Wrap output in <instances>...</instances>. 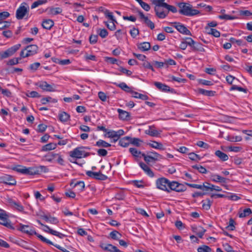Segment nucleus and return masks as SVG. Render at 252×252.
Here are the masks:
<instances>
[{"label": "nucleus", "instance_id": "obj_1", "mask_svg": "<svg viewBox=\"0 0 252 252\" xmlns=\"http://www.w3.org/2000/svg\"><path fill=\"white\" fill-rule=\"evenodd\" d=\"M177 6L180 8L178 11L179 13L181 15L186 16H193L196 15L200 13L199 10L193 9L192 5L184 2H181L177 4Z\"/></svg>", "mask_w": 252, "mask_h": 252}, {"label": "nucleus", "instance_id": "obj_2", "mask_svg": "<svg viewBox=\"0 0 252 252\" xmlns=\"http://www.w3.org/2000/svg\"><path fill=\"white\" fill-rule=\"evenodd\" d=\"M29 7L27 3L23 2L16 12V17L18 20L23 19L25 16L29 15Z\"/></svg>", "mask_w": 252, "mask_h": 252}, {"label": "nucleus", "instance_id": "obj_3", "mask_svg": "<svg viewBox=\"0 0 252 252\" xmlns=\"http://www.w3.org/2000/svg\"><path fill=\"white\" fill-rule=\"evenodd\" d=\"M168 188L170 189V191L171 190H174L179 192H183L187 189L184 185L179 183L176 181L170 182L169 180Z\"/></svg>", "mask_w": 252, "mask_h": 252}, {"label": "nucleus", "instance_id": "obj_4", "mask_svg": "<svg viewBox=\"0 0 252 252\" xmlns=\"http://www.w3.org/2000/svg\"><path fill=\"white\" fill-rule=\"evenodd\" d=\"M169 180L162 177L158 178L156 181V186L157 188L170 192V189H168Z\"/></svg>", "mask_w": 252, "mask_h": 252}, {"label": "nucleus", "instance_id": "obj_5", "mask_svg": "<svg viewBox=\"0 0 252 252\" xmlns=\"http://www.w3.org/2000/svg\"><path fill=\"white\" fill-rule=\"evenodd\" d=\"M0 183L9 186H15L17 182L13 176L5 174L0 177Z\"/></svg>", "mask_w": 252, "mask_h": 252}, {"label": "nucleus", "instance_id": "obj_6", "mask_svg": "<svg viewBox=\"0 0 252 252\" xmlns=\"http://www.w3.org/2000/svg\"><path fill=\"white\" fill-rule=\"evenodd\" d=\"M170 24L175 27L179 32L185 35H191L190 32L183 24L176 22L170 23Z\"/></svg>", "mask_w": 252, "mask_h": 252}, {"label": "nucleus", "instance_id": "obj_7", "mask_svg": "<svg viewBox=\"0 0 252 252\" xmlns=\"http://www.w3.org/2000/svg\"><path fill=\"white\" fill-rule=\"evenodd\" d=\"M86 175L95 180H100V181H104L107 179V176L103 174L101 172H93L91 171H87L86 172Z\"/></svg>", "mask_w": 252, "mask_h": 252}, {"label": "nucleus", "instance_id": "obj_8", "mask_svg": "<svg viewBox=\"0 0 252 252\" xmlns=\"http://www.w3.org/2000/svg\"><path fill=\"white\" fill-rule=\"evenodd\" d=\"M7 215L6 214L4 211H3L0 214V223L7 228L14 229V228L11 225L10 222L8 221L7 219Z\"/></svg>", "mask_w": 252, "mask_h": 252}, {"label": "nucleus", "instance_id": "obj_9", "mask_svg": "<svg viewBox=\"0 0 252 252\" xmlns=\"http://www.w3.org/2000/svg\"><path fill=\"white\" fill-rule=\"evenodd\" d=\"M84 146H81L75 148L73 151L70 152V156L72 158H83L84 153Z\"/></svg>", "mask_w": 252, "mask_h": 252}, {"label": "nucleus", "instance_id": "obj_10", "mask_svg": "<svg viewBox=\"0 0 252 252\" xmlns=\"http://www.w3.org/2000/svg\"><path fill=\"white\" fill-rule=\"evenodd\" d=\"M17 229L30 235H32L33 234L37 235V233L29 225L21 224L20 227L18 228Z\"/></svg>", "mask_w": 252, "mask_h": 252}, {"label": "nucleus", "instance_id": "obj_11", "mask_svg": "<svg viewBox=\"0 0 252 252\" xmlns=\"http://www.w3.org/2000/svg\"><path fill=\"white\" fill-rule=\"evenodd\" d=\"M25 50H26L27 51L25 56H32L37 53L38 46L35 44H31L26 46L25 48Z\"/></svg>", "mask_w": 252, "mask_h": 252}, {"label": "nucleus", "instance_id": "obj_12", "mask_svg": "<svg viewBox=\"0 0 252 252\" xmlns=\"http://www.w3.org/2000/svg\"><path fill=\"white\" fill-rule=\"evenodd\" d=\"M155 86L160 91L165 92H173L174 89H170V87L165 84H162L159 82H155Z\"/></svg>", "mask_w": 252, "mask_h": 252}, {"label": "nucleus", "instance_id": "obj_13", "mask_svg": "<svg viewBox=\"0 0 252 252\" xmlns=\"http://www.w3.org/2000/svg\"><path fill=\"white\" fill-rule=\"evenodd\" d=\"M117 111L120 119L126 121H127L130 119V114L127 111L121 109H118Z\"/></svg>", "mask_w": 252, "mask_h": 252}, {"label": "nucleus", "instance_id": "obj_14", "mask_svg": "<svg viewBox=\"0 0 252 252\" xmlns=\"http://www.w3.org/2000/svg\"><path fill=\"white\" fill-rule=\"evenodd\" d=\"M99 247L103 250L105 251H108L109 252H114L115 249L117 248L116 246H113L112 244H105L104 243H101L99 245Z\"/></svg>", "mask_w": 252, "mask_h": 252}, {"label": "nucleus", "instance_id": "obj_15", "mask_svg": "<svg viewBox=\"0 0 252 252\" xmlns=\"http://www.w3.org/2000/svg\"><path fill=\"white\" fill-rule=\"evenodd\" d=\"M8 203L11 207L20 212H22L24 210L23 206L20 203L16 202L11 199L8 200Z\"/></svg>", "mask_w": 252, "mask_h": 252}, {"label": "nucleus", "instance_id": "obj_16", "mask_svg": "<svg viewBox=\"0 0 252 252\" xmlns=\"http://www.w3.org/2000/svg\"><path fill=\"white\" fill-rule=\"evenodd\" d=\"M139 165L140 167L150 177H153L154 174L151 169L148 167L147 165L143 162H140Z\"/></svg>", "mask_w": 252, "mask_h": 252}, {"label": "nucleus", "instance_id": "obj_17", "mask_svg": "<svg viewBox=\"0 0 252 252\" xmlns=\"http://www.w3.org/2000/svg\"><path fill=\"white\" fill-rule=\"evenodd\" d=\"M154 126H150L149 129L146 131V133L151 136L154 137H158L160 134V132H159L158 130L155 129Z\"/></svg>", "mask_w": 252, "mask_h": 252}, {"label": "nucleus", "instance_id": "obj_18", "mask_svg": "<svg viewBox=\"0 0 252 252\" xmlns=\"http://www.w3.org/2000/svg\"><path fill=\"white\" fill-rule=\"evenodd\" d=\"M130 137L126 136L121 138L119 141V144L124 147H127L130 144Z\"/></svg>", "mask_w": 252, "mask_h": 252}, {"label": "nucleus", "instance_id": "obj_19", "mask_svg": "<svg viewBox=\"0 0 252 252\" xmlns=\"http://www.w3.org/2000/svg\"><path fill=\"white\" fill-rule=\"evenodd\" d=\"M11 169L24 174H25L26 171H27L26 167L21 165H17L13 166L11 167Z\"/></svg>", "mask_w": 252, "mask_h": 252}, {"label": "nucleus", "instance_id": "obj_20", "mask_svg": "<svg viewBox=\"0 0 252 252\" xmlns=\"http://www.w3.org/2000/svg\"><path fill=\"white\" fill-rule=\"evenodd\" d=\"M155 13L156 15L160 19L165 18L168 14L169 11L168 10H164V11H160V8L156 9Z\"/></svg>", "mask_w": 252, "mask_h": 252}, {"label": "nucleus", "instance_id": "obj_21", "mask_svg": "<svg viewBox=\"0 0 252 252\" xmlns=\"http://www.w3.org/2000/svg\"><path fill=\"white\" fill-rule=\"evenodd\" d=\"M21 47L20 44L13 46L6 50L9 57L13 55Z\"/></svg>", "mask_w": 252, "mask_h": 252}, {"label": "nucleus", "instance_id": "obj_22", "mask_svg": "<svg viewBox=\"0 0 252 252\" xmlns=\"http://www.w3.org/2000/svg\"><path fill=\"white\" fill-rule=\"evenodd\" d=\"M138 48L142 51H146L151 48V44L148 42H144L138 45Z\"/></svg>", "mask_w": 252, "mask_h": 252}, {"label": "nucleus", "instance_id": "obj_23", "mask_svg": "<svg viewBox=\"0 0 252 252\" xmlns=\"http://www.w3.org/2000/svg\"><path fill=\"white\" fill-rule=\"evenodd\" d=\"M215 155L218 157L221 160L223 161H226L228 160V156L223 153L222 152L220 151V150H217L215 152Z\"/></svg>", "mask_w": 252, "mask_h": 252}, {"label": "nucleus", "instance_id": "obj_24", "mask_svg": "<svg viewBox=\"0 0 252 252\" xmlns=\"http://www.w3.org/2000/svg\"><path fill=\"white\" fill-rule=\"evenodd\" d=\"M48 233H50L53 235L56 236L60 239H63V238L66 236V235L62 234V233H61L56 230H55L53 229H51L49 227H48Z\"/></svg>", "mask_w": 252, "mask_h": 252}, {"label": "nucleus", "instance_id": "obj_25", "mask_svg": "<svg viewBox=\"0 0 252 252\" xmlns=\"http://www.w3.org/2000/svg\"><path fill=\"white\" fill-rule=\"evenodd\" d=\"M205 29L207 31H208L207 33L208 34H212L216 37H219L220 36V32L217 31L216 29L209 28L208 27H206Z\"/></svg>", "mask_w": 252, "mask_h": 252}, {"label": "nucleus", "instance_id": "obj_26", "mask_svg": "<svg viewBox=\"0 0 252 252\" xmlns=\"http://www.w3.org/2000/svg\"><path fill=\"white\" fill-rule=\"evenodd\" d=\"M202 189H201L208 193V191H212V187H214V185L208 182H205L201 185Z\"/></svg>", "mask_w": 252, "mask_h": 252}, {"label": "nucleus", "instance_id": "obj_27", "mask_svg": "<svg viewBox=\"0 0 252 252\" xmlns=\"http://www.w3.org/2000/svg\"><path fill=\"white\" fill-rule=\"evenodd\" d=\"M132 96L136 98H140L142 100H147L148 99V96L147 95L143 94H140L138 92H134L132 91L131 92Z\"/></svg>", "mask_w": 252, "mask_h": 252}, {"label": "nucleus", "instance_id": "obj_28", "mask_svg": "<svg viewBox=\"0 0 252 252\" xmlns=\"http://www.w3.org/2000/svg\"><path fill=\"white\" fill-rule=\"evenodd\" d=\"M198 93L206 96H212L215 95L216 92L215 91H208L203 89H199Z\"/></svg>", "mask_w": 252, "mask_h": 252}, {"label": "nucleus", "instance_id": "obj_29", "mask_svg": "<svg viewBox=\"0 0 252 252\" xmlns=\"http://www.w3.org/2000/svg\"><path fill=\"white\" fill-rule=\"evenodd\" d=\"M212 180L215 182H220V183H226V178L224 177H222L218 175H213L211 176Z\"/></svg>", "mask_w": 252, "mask_h": 252}, {"label": "nucleus", "instance_id": "obj_30", "mask_svg": "<svg viewBox=\"0 0 252 252\" xmlns=\"http://www.w3.org/2000/svg\"><path fill=\"white\" fill-rule=\"evenodd\" d=\"M70 118V115L65 112H62L59 114V120L62 122H67Z\"/></svg>", "mask_w": 252, "mask_h": 252}, {"label": "nucleus", "instance_id": "obj_31", "mask_svg": "<svg viewBox=\"0 0 252 252\" xmlns=\"http://www.w3.org/2000/svg\"><path fill=\"white\" fill-rule=\"evenodd\" d=\"M201 202L202 203L203 209L206 210H208L211 208L213 201H211L209 199L207 198L205 200L202 201Z\"/></svg>", "mask_w": 252, "mask_h": 252}, {"label": "nucleus", "instance_id": "obj_32", "mask_svg": "<svg viewBox=\"0 0 252 252\" xmlns=\"http://www.w3.org/2000/svg\"><path fill=\"white\" fill-rule=\"evenodd\" d=\"M95 146L98 147H102V148H107L111 146V145L107 142L103 140H98L95 144L94 145Z\"/></svg>", "mask_w": 252, "mask_h": 252}, {"label": "nucleus", "instance_id": "obj_33", "mask_svg": "<svg viewBox=\"0 0 252 252\" xmlns=\"http://www.w3.org/2000/svg\"><path fill=\"white\" fill-rule=\"evenodd\" d=\"M122 236V235L121 233H120L117 230H113L112 232H111L109 234V237L113 240H119V239Z\"/></svg>", "mask_w": 252, "mask_h": 252}, {"label": "nucleus", "instance_id": "obj_34", "mask_svg": "<svg viewBox=\"0 0 252 252\" xmlns=\"http://www.w3.org/2000/svg\"><path fill=\"white\" fill-rule=\"evenodd\" d=\"M35 85L39 87L43 91H47V82L46 81H40L35 83Z\"/></svg>", "mask_w": 252, "mask_h": 252}, {"label": "nucleus", "instance_id": "obj_35", "mask_svg": "<svg viewBox=\"0 0 252 252\" xmlns=\"http://www.w3.org/2000/svg\"><path fill=\"white\" fill-rule=\"evenodd\" d=\"M149 145L152 148L159 149V150H163V145L161 143H159L158 142L153 141L152 143H149Z\"/></svg>", "mask_w": 252, "mask_h": 252}, {"label": "nucleus", "instance_id": "obj_36", "mask_svg": "<svg viewBox=\"0 0 252 252\" xmlns=\"http://www.w3.org/2000/svg\"><path fill=\"white\" fill-rule=\"evenodd\" d=\"M252 213L250 208H246L243 212L239 213V217L240 218H244L250 216Z\"/></svg>", "mask_w": 252, "mask_h": 252}, {"label": "nucleus", "instance_id": "obj_37", "mask_svg": "<svg viewBox=\"0 0 252 252\" xmlns=\"http://www.w3.org/2000/svg\"><path fill=\"white\" fill-rule=\"evenodd\" d=\"M230 42L232 44L236 43L238 46H244L246 45V42L242 39H236L233 37H231L229 39Z\"/></svg>", "mask_w": 252, "mask_h": 252}, {"label": "nucleus", "instance_id": "obj_38", "mask_svg": "<svg viewBox=\"0 0 252 252\" xmlns=\"http://www.w3.org/2000/svg\"><path fill=\"white\" fill-rule=\"evenodd\" d=\"M192 48L193 51H197L199 52H204L205 49L203 47L202 44L199 42H195Z\"/></svg>", "mask_w": 252, "mask_h": 252}, {"label": "nucleus", "instance_id": "obj_39", "mask_svg": "<svg viewBox=\"0 0 252 252\" xmlns=\"http://www.w3.org/2000/svg\"><path fill=\"white\" fill-rule=\"evenodd\" d=\"M62 9L60 7L54 8L51 7L50 8L49 14L53 15H57L58 14L62 13Z\"/></svg>", "mask_w": 252, "mask_h": 252}, {"label": "nucleus", "instance_id": "obj_40", "mask_svg": "<svg viewBox=\"0 0 252 252\" xmlns=\"http://www.w3.org/2000/svg\"><path fill=\"white\" fill-rule=\"evenodd\" d=\"M118 86H119L120 88H121L124 91L127 93H130L131 94V92L132 91L131 90V88L128 87L125 83L122 82L119 84Z\"/></svg>", "mask_w": 252, "mask_h": 252}, {"label": "nucleus", "instance_id": "obj_41", "mask_svg": "<svg viewBox=\"0 0 252 252\" xmlns=\"http://www.w3.org/2000/svg\"><path fill=\"white\" fill-rule=\"evenodd\" d=\"M131 184L138 188H143L144 187V182L142 180H133Z\"/></svg>", "mask_w": 252, "mask_h": 252}, {"label": "nucleus", "instance_id": "obj_42", "mask_svg": "<svg viewBox=\"0 0 252 252\" xmlns=\"http://www.w3.org/2000/svg\"><path fill=\"white\" fill-rule=\"evenodd\" d=\"M27 170L26 175H32L38 174V170L36 168L29 167L27 168Z\"/></svg>", "mask_w": 252, "mask_h": 252}, {"label": "nucleus", "instance_id": "obj_43", "mask_svg": "<svg viewBox=\"0 0 252 252\" xmlns=\"http://www.w3.org/2000/svg\"><path fill=\"white\" fill-rule=\"evenodd\" d=\"M198 252H211L212 249L209 246L206 245H203L199 247L197 249Z\"/></svg>", "mask_w": 252, "mask_h": 252}, {"label": "nucleus", "instance_id": "obj_44", "mask_svg": "<svg viewBox=\"0 0 252 252\" xmlns=\"http://www.w3.org/2000/svg\"><path fill=\"white\" fill-rule=\"evenodd\" d=\"M58 154H55L53 152H48V161L55 162V160L58 157Z\"/></svg>", "mask_w": 252, "mask_h": 252}, {"label": "nucleus", "instance_id": "obj_45", "mask_svg": "<svg viewBox=\"0 0 252 252\" xmlns=\"http://www.w3.org/2000/svg\"><path fill=\"white\" fill-rule=\"evenodd\" d=\"M144 23L149 27L151 30H153L155 28V24L152 22L150 20H149L148 17H146L144 20Z\"/></svg>", "mask_w": 252, "mask_h": 252}, {"label": "nucleus", "instance_id": "obj_46", "mask_svg": "<svg viewBox=\"0 0 252 252\" xmlns=\"http://www.w3.org/2000/svg\"><path fill=\"white\" fill-rule=\"evenodd\" d=\"M192 168L197 170L201 173H206L207 170L202 166L200 165H194L192 166Z\"/></svg>", "mask_w": 252, "mask_h": 252}, {"label": "nucleus", "instance_id": "obj_47", "mask_svg": "<svg viewBox=\"0 0 252 252\" xmlns=\"http://www.w3.org/2000/svg\"><path fill=\"white\" fill-rule=\"evenodd\" d=\"M142 156L144 158V160L147 163H149V162L152 161H156V158H153L152 156L148 155L146 156L145 154H142Z\"/></svg>", "mask_w": 252, "mask_h": 252}, {"label": "nucleus", "instance_id": "obj_48", "mask_svg": "<svg viewBox=\"0 0 252 252\" xmlns=\"http://www.w3.org/2000/svg\"><path fill=\"white\" fill-rule=\"evenodd\" d=\"M130 144H132L137 147H139L140 145V142H142V141L137 138H131L130 137Z\"/></svg>", "mask_w": 252, "mask_h": 252}, {"label": "nucleus", "instance_id": "obj_49", "mask_svg": "<svg viewBox=\"0 0 252 252\" xmlns=\"http://www.w3.org/2000/svg\"><path fill=\"white\" fill-rule=\"evenodd\" d=\"M189 158L190 159L194 161H197L200 159V158L199 155L194 153H190L189 154Z\"/></svg>", "mask_w": 252, "mask_h": 252}, {"label": "nucleus", "instance_id": "obj_50", "mask_svg": "<svg viewBox=\"0 0 252 252\" xmlns=\"http://www.w3.org/2000/svg\"><path fill=\"white\" fill-rule=\"evenodd\" d=\"M46 2V0H38L35 2H34L32 5H31V8L33 9L40 5L45 3Z\"/></svg>", "mask_w": 252, "mask_h": 252}, {"label": "nucleus", "instance_id": "obj_51", "mask_svg": "<svg viewBox=\"0 0 252 252\" xmlns=\"http://www.w3.org/2000/svg\"><path fill=\"white\" fill-rule=\"evenodd\" d=\"M220 19H224L226 20H234L236 19L237 18L234 16H231L227 14H223L219 15L218 17Z\"/></svg>", "mask_w": 252, "mask_h": 252}, {"label": "nucleus", "instance_id": "obj_52", "mask_svg": "<svg viewBox=\"0 0 252 252\" xmlns=\"http://www.w3.org/2000/svg\"><path fill=\"white\" fill-rule=\"evenodd\" d=\"M115 23L116 22L112 21L109 23L105 22V25L106 26L107 28L111 31H114L116 29V26Z\"/></svg>", "mask_w": 252, "mask_h": 252}, {"label": "nucleus", "instance_id": "obj_53", "mask_svg": "<svg viewBox=\"0 0 252 252\" xmlns=\"http://www.w3.org/2000/svg\"><path fill=\"white\" fill-rule=\"evenodd\" d=\"M104 14L106 17H108L111 21L115 22L116 23H117L116 20L114 18L112 12H109V11L108 10H106L104 12Z\"/></svg>", "mask_w": 252, "mask_h": 252}, {"label": "nucleus", "instance_id": "obj_54", "mask_svg": "<svg viewBox=\"0 0 252 252\" xmlns=\"http://www.w3.org/2000/svg\"><path fill=\"white\" fill-rule=\"evenodd\" d=\"M18 245L26 249H30L28 243L23 240H20L18 241L17 243Z\"/></svg>", "mask_w": 252, "mask_h": 252}, {"label": "nucleus", "instance_id": "obj_55", "mask_svg": "<svg viewBox=\"0 0 252 252\" xmlns=\"http://www.w3.org/2000/svg\"><path fill=\"white\" fill-rule=\"evenodd\" d=\"M129 151L133 156L135 157H138L139 155L141 154V152L138 151L136 149L134 148H129Z\"/></svg>", "mask_w": 252, "mask_h": 252}, {"label": "nucleus", "instance_id": "obj_56", "mask_svg": "<svg viewBox=\"0 0 252 252\" xmlns=\"http://www.w3.org/2000/svg\"><path fill=\"white\" fill-rule=\"evenodd\" d=\"M165 0H157L158 4H157V7H155L154 10L156 11V9H159L160 7H165L164 4H167V3L164 2Z\"/></svg>", "mask_w": 252, "mask_h": 252}, {"label": "nucleus", "instance_id": "obj_57", "mask_svg": "<svg viewBox=\"0 0 252 252\" xmlns=\"http://www.w3.org/2000/svg\"><path fill=\"white\" fill-rule=\"evenodd\" d=\"M10 25V22L8 21H1L0 22V29L3 30L5 28H8Z\"/></svg>", "mask_w": 252, "mask_h": 252}, {"label": "nucleus", "instance_id": "obj_58", "mask_svg": "<svg viewBox=\"0 0 252 252\" xmlns=\"http://www.w3.org/2000/svg\"><path fill=\"white\" fill-rule=\"evenodd\" d=\"M73 187H79L80 188L79 190L82 191L85 188V183L83 181H78L74 184Z\"/></svg>", "mask_w": 252, "mask_h": 252}, {"label": "nucleus", "instance_id": "obj_59", "mask_svg": "<svg viewBox=\"0 0 252 252\" xmlns=\"http://www.w3.org/2000/svg\"><path fill=\"white\" fill-rule=\"evenodd\" d=\"M230 91L233 90H238L240 92H243L245 93H247V90L246 89H244L242 87L237 86L236 85H233L230 89Z\"/></svg>", "mask_w": 252, "mask_h": 252}, {"label": "nucleus", "instance_id": "obj_60", "mask_svg": "<svg viewBox=\"0 0 252 252\" xmlns=\"http://www.w3.org/2000/svg\"><path fill=\"white\" fill-rule=\"evenodd\" d=\"M164 8L167 10H168V11H171L173 13H176L177 12V9L174 6L169 5L167 3V4H164Z\"/></svg>", "mask_w": 252, "mask_h": 252}, {"label": "nucleus", "instance_id": "obj_61", "mask_svg": "<svg viewBox=\"0 0 252 252\" xmlns=\"http://www.w3.org/2000/svg\"><path fill=\"white\" fill-rule=\"evenodd\" d=\"M139 3L141 5V6L146 11H148L150 10V6L147 3L143 1L142 0H141L140 1H139Z\"/></svg>", "mask_w": 252, "mask_h": 252}, {"label": "nucleus", "instance_id": "obj_62", "mask_svg": "<svg viewBox=\"0 0 252 252\" xmlns=\"http://www.w3.org/2000/svg\"><path fill=\"white\" fill-rule=\"evenodd\" d=\"M10 16V14L9 12L7 11H3L2 12H0V22L3 21V20L5 19L7 17Z\"/></svg>", "mask_w": 252, "mask_h": 252}, {"label": "nucleus", "instance_id": "obj_63", "mask_svg": "<svg viewBox=\"0 0 252 252\" xmlns=\"http://www.w3.org/2000/svg\"><path fill=\"white\" fill-rule=\"evenodd\" d=\"M105 61L107 62H109L110 63H111V64H118V63H117V60L115 58H112V57H105Z\"/></svg>", "mask_w": 252, "mask_h": 252}, {"label": "nucleus", "instance_id": "obj_64", "mask_svg": "<svg viewBox=\"0 0 252 252\" xmlns=\"http://www.w3.org/2000/svg\"><path fill=\"white\" fill-rule=\"evenodd\" d=\"M196 145L201 148H203L204 149H207L209 148V145L202 141H199L197 142Z\"/></svg>", "mask_w": 252, "mask_h": 252}]
</instances>
